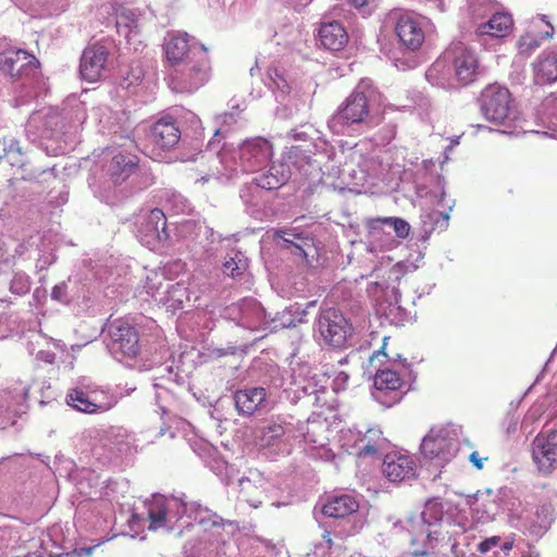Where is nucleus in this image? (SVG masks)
<instances>
[{
    "mask_svg": "<svg viewBox=\"0 0 557 557\" xmlns=\"http://www.w3.org/2000/svg\"><path fill=\"white\" fill-rule=\"evenodd\" d=\"M176 230L178 236L184 239H193V235L196 237L203 235L206 237V244L200 242L193 247L194 255L199 260H210L218 255L221 246L220 236L208 226L200 225L191 220H183L178 222Z\"/></svg>",
    "mask_w": 557,
    "mask_h": 557,
    "instance_id": "12",
    "label": "nucleus"
},
{
    "mask_svg": "<svg viewBox=\"0 0 557 557\" xmlns=\"http://www.w3.org/2000/svg\"><path fill=\"white\" fill-rule=\"evenodd\" d=\"M0 70L12 78L21 79L16 104H25L38 96L42 84L39 61L25 50H9L0 53Z\"/></svg>",
    "mask_w": 557,
    "mask_h": 557,
    "instance_id": "3",
    "label": "nucleus"
},
{
    "mask_svg": "<svg viewBox=\"0 0 557 557\" xmlns=\"http://www.w3.org/2000/svg\"><path fill=\"white\" fill-rule=\"evenodd\" d=\"M319 40L325 49L338 51L348 42V34L338 22L324 23L319 29Z\"/></svg>",
    "mask_w": 557,
    "mask_h": 557,
    "instance_id": "26",
    "label": "nucleus"
},
{
    "mask_svg": "<svg viewBox=\"0 0 557 557\" xmlns=\"http://www.w3.org/2000/svg\"><path fill=\"white\" fill-rule=\"evenodd\" d=\"M61 529L53 527L40 540V552L28 554L27 557H87L91 554L94 547L75 548L70 552H64L59 545L61 539Z\"/></svg>",
    "mask_w": 557,
    "mask_h": 557,
    "instance_id": "17",
    "label": "nucleus"
},
{
    "mask_svg": "<svg viewBox=\"0 0 557 557\" xmlns=\"http://www.w3.org/2000/svg\"><path fill=\"white\" fill-rule=\"evenodd\" d=\"M132 519H133V520H137V519H138V515L134 513V515L132 516Z\"/></svg>",
    "mask_w": 557,
    "mask_h": 557,
    "instance_id": "62",
    "label": "nucleus"
},
{
    "mask_svg": "<svg viewBox=\"0 0 557 557\" xmlns=\"http://www.w3.org/2000/svg\"><path fill=\"white\" fill-rule=\"evenodd\" d=\"M404 385V380L393 370H379L374 376V386L379 392H397Z\"/></svg>",
    "mask_w": 557,
    "mask_h": 557,
    "instance_id": "31",
    "label": "nucleus"
},
{
    "mask_svg": "<svg viewBox=\"0 0 557 557\" xmlns=\"http://www.w3.org/2000/svg\"><path fill=\"white\" fill-rule=\"evenodd\" d=\"M285 91L288 92V94L290 91V87L287 84L281 85L280 92L283 94Z\"/></svg>",
    "mask_w": 557,
    "mask_h": 557,
    "instance_id": "59",
    "label": "nucleus"
},
{
    "mask_svg": "<svg viewBox=\"0 0 557 557\" xmlns=\"http://www.w3.org/2000/svg\"><path fill=\"white\" fill-rule=\"evenodd\" d=\"M76 117V121H73L69 116V112L51 108L46 111L34 112L26 123L25 132L32 141L41 138L58 139L67 133L73 124L81 122V117Z\"/></svg>",
    "mask_w": 557,
    "mask_h": 557,
    "instance_id": "5",
    "label": "nucleus"
},
{
    "mask_svg": "<svg viewBox=\"0 0 557 557\" xmlns=\"http://www.w3.org/2000/svg\"><path fill=\"white\" fill-rule=\"evenodd\" d=\"M348 1L351 2L356 7H363L369 2V0H348Z\"/></svg>",
    "mask_w": 557,
    "mask_h": 557,
    "instance_id": "57",
    "label": "nucleus"
},
{
    "mask_svg": "<svg viewBox=\"0 0 557 557\" xmlns=\"http://www.w3.org/2000/svg\"><path fill=\"white\" fill-rule=\"evenodd\" d=\"M211 64L207 48H197L196 57L169 70L168 85L180 94H193L210 79Z\"/></svg>",
    "mask_w": 557,
    "mask_h": 557,
    "instance_id": "4",
    "label": "nucleus"
},
{
    "mask_svg": "<svg viewBox=\"0 0 557 557\" xmlns=\"http://www.w3.org/2000/svg\"><path fill=\"white\" fill-rule=\"evenodd\" d=\"M110 434H115L116 437H121V441L117 442L119 445H122L124 443L123 441V435L121 434H125L124 432H122L120 429L117 430H111L110 431Z\"/></svg>",
    "mask_w": 557,
    "mask_h": 557,
    "instance_id": "55",
    "label": "nucleus"
},
{
    "mask_svg": "<svg viewBox=\"0 0 557 557\" xmlns=\"http://www.w3.org/2000/svg\"><path fill=\"white\" fill-rule=\"evenodd\" d=\"M369 114V101L364 92L355 91L338 111V117L346 124L361 123Z\"/></svg>",
    "mask_w": 557,
    "mask_h": 557,
    "instance_id": "23",
    "label": "nucleus"
},
{
    "mask_svg": "<svg viewBox=\"0 0 557 557\" xmlns=\"http://www.w3.org/2000/svg\"><path fill=\"white\" fill-rule=\"evenodd\" d=\"M47 4L54 8L55 10H64L67 0H46Z\"/></svg>",
    "mask_w": 557,
    "mask_h": 557,
    "instance_id": "52",
    "label": "nucleus"
},
{
    "mask_svg": "<svg viewBox=\"0 0 557 557\" xmlns=\"http://www.w3.org/2000/svg\"><path fill=\"white\" fill-rule=\"evenodd\" d=\"M295 239L296 242L282 237L281 249L288 250L292 255L308 261L310 251L314 250L312 238L295 236Z\"/></svg>",
    "mask_w": 557,
    "mask_h": 557,
    "instance_id": "34",
    "label": "nucleus"
},
{
    "mask_svg": "<svg viewBox=\"0 0 557 557\" xmlns=\"http://www.w3.org/2000/svg\"><path fill=\"white\" fill-rule=\"evenodd\" d=\"M89 391L92 404L99 407H103L101 409H97V413H103L111 410L117 405L120 400L119 395L111 393L107 389H103L102 387L97 385L89 384Z\"/></svg>",
    "mask_w": 557,
    "mask_h": 557,
    "instance_id": "33",
    "label": "nucleus"
},
{
    "mask_svg": "<svg viewBox=\"0 0 557 557\" xmlns=\"http://www.w3.org/2000/svg\"><path fill=\"white\" fill-rule=\"evenodd\" d=\"M264 210H265V214H270V215H272V216H275V215H276V212H277V211H276V207H275V206H272V205H271V206H269V207H265V208H264Z\"/></svg>",
    "mask_w": 557,
    "mask_h": 557,
    "instance_id": "56",
    "label": "nucleus"
},
{
    "mask_svg": "<svg viewBox=\"0 0 557 557\" xmlns=\"http://www.w3.org/2000/svg\"><path fill=\"white\" fill-rule=\"evenodd\" d=\"M469 10L473 22L476 24L475 34L478 36L504 38L511 33L513 20L509 13L497 12L488 21L479 22L487 15L488 4L482 0H472Z\"/></svg>",
    "mask_w": 557,
    "mask_h": 557,
    "instance_id": "7",
    "label": "nucleus"
},
{
    "mask_svg": "<svg viewBox=\"0 0 557 557\" xmlns=\"http://www.w3.org/2000/svg\"><path fill=\"white\" fill-rule=\"evenodd\" d=\"M260 252L267 269L275 270L278 256V228L272 227L261 237Z\"/></svg>",
    "mask_w": 557,
    "mask_h": 557,
    "instance_id": "29",
    "label": "nucleus"
},
{
    "mask_svg": "<svg viewBox=\"0 0 557 557\" xmlns=\"http://www.w3.org/2000/svg\"><path fill=\"white\" fill-rule=\"evenodd\" d=\"M264 63H265V62H264V60H263V59H261V58H257V60H256V66H259V64H264Z\"/></svg>",
    "mask_w": 557,
    "mask_h": 557,
    "instance_id": "60",
    "label": "nucleus"
},
{
    "mask_svg": "<svg viewBox=\"0 0 557 557\" xmlns=\"http://www.w3.org/2000/svg\"><path fill=\"white\" fill-rule=\"evenodd\" d=\"M138 158L135 154L117 151L104 165L106 175L117 185L125 182L137 169Z\"/></svg>",
    "mask_w": 557,
    "mask_h": 557,
    "instance_id": "19",
    "label": "nucleus"
},
{
    "mask_svg": "<svg viewBox=\"0 0 557 557\" xmlns=\"http://www.w3.org/2000/svg\"><path fill=\"white\" fill-rule=\"evenodd\" d=\"M149 530L166 529L177 531L181 536L185 529L198 523L203 530L221 527L223 519L198 502H187L178 497L156 494L146 502Z\"/></svg>",
    "mask_w": 557,
    "mask_h": 557,
    "instance_id": "1",
    "label": "nucleus"
},
{
    "mask_svg": "<svg viewBox=\"0 0 557 557\" xmlns=\"http://www.w3.org/2000/svg\"><path fill=\"white\" fill-rule=\"evenodd\" d=\"M242 487H240V493L242 495L245 497L246 502L250 504V506L255 507V508H258L262 502L261 500H256V499H252L249 497V492L250 490H252L253 487H246L245 485L248 484L250 485V482L247 480H240L239 481Z\"/></svg>",
    "mask_w": 557,
    "mask_h": 557,
    "instance_id": "47",
    "label": "nucleus"
},
{
    "mask_svg": "<svg viewBox=\"0 0 557 557\" xmlns=\"http://www.w3.org/2000/svg\"><path fill=\"white\" fill-rule=\"evenodd\" d=\"M383 473L391 482H403L414 478L416 462L411 456L389 453L384 458Z\"/></svg>",
    "mask_w": 557,
    "mask_h": 557,
    "instance_id": "18",
    "label": "nucleus"
},
{
    "mask_svg": "<svg viewBox=\"0 0 557 557\" xmlns=\"http://www.w3.org/2000/svg\"><path fill=\"white\" fill-rule=\"evenodd\" d=\"M171 209L174 210L175 213H186L190 210V203L184 196L180 194H173L172 197L168 200Z\"/></svg>",
    "mask_w": 557,
    "mask_h": 557,
    "instance_id": "44",
    "label": "nucleus"
},
{
    "mask_svg": "<svg viewBox=\"0 0 557 557\" xmlns=\"http://www.w3.org/2000/svg\"><path fill=\"white\" fill-rule=\"evenodd\" d=\"M444 58L451 63L459 83L468 85L476 79L480 69L479 60L474 51L462 42L450 45Z\"/></svg>",
    "mask_w": 557,
    "mask_h": 557,
    "instance_id": "10",
    "label": "nucleus"
},
{
    "mask_svg": "<svg viewBox=\"0 0 557 557\" xmlns=\"http://www.w3.org/2000/svg\"><path fill=\"white\" fill-rule=\"evenodd\" d=\"M332 433L330 422L320 414H315L307 420L302 438L313 449L324 448L329 444Z\"/></svg>",
    "mask_w": 557,
    "mask_h": 557,
    "instance_id": "22",
    "label": "nucleus"
},
{
    "mask_svg": "<svg viewBox=\"0 0 557 557\" xmlns=\"http://www.w3.org/2000/svg\"><path fill=\"white\" fill-rule=\"evenodd\" d=\"M377 453V446L375 444L367 443L359 448V456L375 455Z\"/></svg>",
    "mask_w": 557,
    "mask_h": 557,
    "instance_id": "51",
    "label": "nucleus"
},
{
    "mask_svg": "<svg viewBox=\"0 0 557 557\" xmlns=\"http://www.w3.org/2000/svg\"><path fill=\"white\" fill-rule=\"evenodd\" d=\"M395 32L399 41L410 50H417L424 41V32L419 22L410 15H400Z\"/></svg>",
    "mask_w": 557,
    "mask_h": 557,
    "instance_id": "21",
    "label": "nucleus"
},
{
    "mask_svg": "<svg viewBox=\"0 0 557 557\" xmlns=\"http://www.w3.org/2000/svg\"><path fill=\"white\" fill-rule=\"evenodd\" d=\"M278 443V434L276 433V425L269 424L263 428L262 435L260 436L261 447H274Z\"/></svg>",
    "mask_w": 557,
    "mask_h": 557,
    "instance_id": "42",
    "label": "nucleus"
},
{
    "mask_svg": "<svg viewBox=\"0 0 557 557\" xmlns=\"http://www.w3.org/2000/svg\"><path fill=\"white\" fill-rule=\"evenodd\" d=\"M536 78L541 83L557 81V58L549 53L540 58L536 64Z\"/></svg>",
    "mask_w": 557,
    "mask_h": 557,
    "instance_id": "35",
    "label": "nucleus"
},
{
    "mask_svg": "<svg viewBox=\"0 0 557 557\" xmlns=\"http://www.w3.org/2000/svg\"><path fill=\"white\" fill-rule=\"evenodd\" d=\"M181 135V129L171 115L162 116L151 128L153 144L163 150H169L177 145Z\"/></svg>",
    "mask_w": 557,
    "mask_h": 557,
    "instance_id": "20",
    "label": "nucleus"
},
{
    "mask_svg": "<svg viewBox=\"0 0 557 557\" xmlns=\"http://www.w3.org/2000/svg\"><path fill=\"white\" fill-rule=\"evenodd\" d=\"M248 269V258L238 250H232L225 257L223 273L233 278L243 275Z\"/></svg>",
    "mask_w": 557,
    "mask_h": 557,
    "instance_id": "32",
    "label": "nucleus"
},
{
    "mask_svg": "<svg viewBox=\"0 0 557 557\" xmlns=\"http://www.w3.org/2000/svg\"><path fill=\"white\" fill-rule=\"evenodd\" d=\"M440 214L443 216V219H444L445 221H447V220L449 219V216H448V214H447V213H440Z\"/></svg>",
    "mask_w": 557,
    "mask_h": 557,
    "instance_id": "61",
    "label": "nucleus"
},
{
    "mask_svg": "<svg viewBox=\"0 0 557 557\" xmlns=\"http://www.w3.org/2000/svg\"><path fill=\"white\" fill-rule=\"evenodd\" d=\"M278 77V70L274 63V61L268 65V70H267V81L264 82V84L269 87V89L272 90V92L274 94L275 92V88L277 86V79Z\"/></svg>",
    "mask_w": 557,
    "mask_h": 557,
    "instance_id": "45",
    "label": "nucleus"
},
{
    "mask_svg": "<svg viewBox=\"0 0 557 557\" xmlns=\"http://www.w3.org/2000/svg\"><path fill=\"white\" fill-rule=\"evenodd\" d=\"M136 235L143 245L156 249L170 239L166 216L161 209L154 208L137 219Z\"/></svg>",
    "mask_w": 557,
    "mask_h": 557,
    "instance_id": "8",
    "label": "nucleus"
},
{
    "mask_svg": "<svg viewBox=\"0 0 557 557\" xmlns=\"http://www.w3.org/2000/svg\"><path fill=\"white\" fill-rule=\"evenodd\" d=\"M3 151H4L3 157L8 158L9 162L12 165L21 162L22 150H21V147L18 146L17 140L10 138L9 146H8V148L5 147L3 149Z\"/></svg>",
    "mask_w": 557,
    "mask_h": 557,
    "instance_id": "43",
    "label": "nucleus"
},
{
    "mask_svg": "<svg viewBox=\"0 0 557 557\" xmlns=\"http://www.w3.org/2000/svg\"><path fill=\"white\" fill-rule=\"evenodd\" d=\"M240 112L242 111L239 110V107L236 106L232 108L231 112H225L216 116V123L220 125V127L215 129L214 136H218L222 129L226 131L236 124L238 122Z\"/></svg>",
    "mask_w": 557,
    "mask_h": 557,
    "instance_id": "41",
    "label": "nucleus"
},
{
    "mask_svg": "<svg viewBox=\"0 0 557 557\" xmlns=\"http://www.w3.org/2000/svg\"><path fill=\"white\" fill-rule=\"evenodd\" d=\"M17 421L15 418H10V421L7 423L4 420L0 419V429H7L9 425H16Z\"/></svg>",
    "mask_w": 557,
    "mask_h": 557,
    "instance_id": "54",
    "label": "nucleus"
},
{
    "mask_svg": "<svg viewBox=\"0 0 557 557\" xmlns=\"http://www.w3.org/2000/svg\"><path fill=\"white\" fill-rule=\"evenodd\" d=\"M65 403L76 411L87 414H97V409L102 408L92 404L89 385L85 386V388L75 387L69 389L65 397Z\"/></svg>",
    "mask_w": 557,
    "mask_h": 557,
    "instance_id": "28",
    "label": "nucleus"
},
{
    "mask_svg": "<svg viewBox=\"0 0 557 557\" xmlns=\"http://www.w3.org/2000/svg\"><path fill=\"white\" fill-rule=\"evenodd\" d=\"M239 159L244 171L257 172L253 183L261 189L259 198L265 199L267 194L277 197L278 170L274 162L268 170L262 166L272 158L273 146L262 137H256L243 143L239 148Z\"/></svg>",
    "mask_w": 557,
    "mask_h": 557,
    "instance_id": "2",
    "label": "nucleus"
},
{
    "mask_svg": "<svg viewBox=\"0 0 557 557\" xmlns=\"http://www.w3.org/2000/svg\"><path fill=\"white\" fill-rule=\"evenodd\" d=\"M532 458L540 472L550 474L557 465V430L540 432L532 442Z\"/></svg>",
    "mask_w": 557,
    "mask_h": 557,
    "instance_id": "13",
    "label": "nucleus"
},
{
    "mask_svg": "<svg viewBox=\"0 0 557 557\" xmlns=\"http://www.w3.org/2000/svg\"><path fill=\"white\" fill-rule=\"evenodd\" d=\"M456 441L443 430H432L421 444L422 454L426 458L437 460L440 463L448 462L454 457Z\"/></svg>",
    "mask_w": 557,
    "mask_h": 557,
    "instance_id": "15",
    "label": "nucleus"
},
{
    "mask_svg": "<svg viewBox=\"0 0 557 557\" xmlns=\"http://www.w3.org/2000/svg\"><path fill=\"white\" fill-rule=\"evenodd\" d=\"M358 509L359 503L354 496L341 494L329 496L322 507V512L330 518L343 519L357 512Z\"/></svg>",
    "mask_w": 557,
    "mask_h": 557,
    "instance_id": "25",
    "label": "nucleus"
},
{
    "mask_svg": "<svg viewBox=\"0 0 557 557\" xmlns=\"http://www.w3.org/2000/svg\"><path fill=\"white\" fill-rule=\"evenodd\" d=\"M529 39V37H522L520 39V48L522 49V47L524 45H528L529 47H537L539 46V42L535 40V39H530V41L528 42L527 40Z\"/></svg>",
    "mask_w": 557,
    "mask_h": 557,
    "instance_id": "53",
    "label": "nucleus"
},
{
    "mask_svg": "<svg viewBox=\"0 0 557 557\" xmlns=\"http://www.w3.org/2000/svg\"><path fill=\"white\" fill-rule=\"evenodd\" d=\"M383 225L392 226L396 235L403 239L409 236L411 230L409 223L401 218H369L366 220V227L370 234L380 232Z\"/></svg>",
    "mask_w": 557,
    "mask_h": 557,
    "instance_id": "30",
    "label": "nucleus"
},
{
    "mask_svg": "<svg viewBox=\"0 0 557 557\" xmlns=\"http://www.w3.org/2000/svg\"><path fill=\"white\" fill-rule=\"evenodd\" d=\"M318 329L326 344L333 347H343L350 325L338 310L329 308L320 313Z\"/></svg>",
    "mask_w": 557,
    "mask_h": 557,
    "instance_id": "14",
    "label": "nucleus"
},
{
    "mask_svg": "<svg viewBox=\"0 0 557 557\" xmlns=\"http://www.w3.org/2000/svg\"><path fill=\"white\" fill-rule=\"evenodd\" d=\"M481 109L487 120L503 123L512 113L510 91L496 84L488 85L481 94Z\"/></svg>",
    "mask_w": 557,
    "mask_h": 557,
    "instance_id": "11",
    "label": "nucleus"
},
{
    "mask_svg": "<svg viewBox=\"0 0 557 557\" xmlns=\"http://www.w3.org/2000/svg\"><path fill=\"white\" fill-rule=\"evenodd\" d=\"M265 400V389L262 387H252L237 391L234 394V403L239 414L250 416Z\"/></svg>",
    "mask_w": 557,
    "mask_h": 557,
    "instance_id": "27",
    "label": "nucleus"
},
{
    "mask_svg": "<svg viewBox=\"0 0 557 557\" xmlns=\"http://www.w3.org/2000/svg\"><path fill=\"white\" fill-rule=\"evenodd\" d=\"M51 298L58 301H67V285L60 283L52 288Z\"/></svg>",
    "mask_w": 557,
    "mask_h": 557,
    "instance_id": "46",
    "label": "nucleus"
},
{
    "mask_svg": "<svg viewBox=\"0 0 557 557\" xmlns=\"http://www.w3.org/2000/svg\"><path fill=\"white\" fill-rule=\"evenodd\" d=\"M36 358L45 363L52 364L55 360V354L50 350H39Z\"/></svg>",
    "mask_w": 557,
    "mask_h": 557,
    "instance_id": "49",
    "label": "nucleus"
},
{
    "mask_svg": "<svg viewBox=\"0 0 557 557\" xmlns=\"http://www.w3.org/2000/svg\"><path fill=\"white\" fill-rule=\"evenodd\" d=\"M30 289V277L24 272H16L10 284V290L18 296L26 295Z\"/></svg>",
    "mask_w": 557,
    "mask_h": 557,
    "instance_id": "40",
    "label": "nucleus"
},
{
    "mask_svg": "<svg viewBox=\"0 0 557 557\" xmlns=\"http://www.w3.org/2000/svg\"><path fill=\"white\" fill-rule=\"evenodd\" d=\"M488 457H481L478 451H472L469 456L470 462L478 469H483V461L487 460Z\"/></svg>",
    "mask_w": 557,
    "mask_h": 557,
    "instance_id": "50",
    "label": "nucleus"
},
{
    "mask_svg": "<svg viewBox=\"0 0 557 557\" xmlns=\"http://www.w3.org/2000/svg\"><path fill=\"white\" fill-rule=\"evenodd\" d=\"M307 315V311L301 308L300 305L294 304L284 309L281 314V326L289 327L296 325V323L304 322V317Z\"/></svg>",
    "mask_w": 557,
    "mask_h": 557,
    "instance_id": "38",
    "label": "nucleus"
},
{
    "mask_svg": "<svg viewBox=\"0 0 557 557\" xmlns=\"http://www.w3.org/2000/svg\"><path fill=\"white\" fill-rule=\"evenodd\" d=\"M499 541H500L499 536L488 537L479 544L478 549L480 553L485 554L488 550H491L493 547H495L499 543Z\"/></svg>",
    "mask_w": 557,
    "mask_h": 557,
    "instance_id": "48",
    "label": "nucleus"
},
{
    "mask_svg": "<svg viewBox=\"0 0 557 557\" xmlns=\"http://www.w3.org/2000/svg\"><path fill=\"white\" fill-rule=\"evenodd\" d=\"M227 153L228 152L226 151V149L224 147L222 149L218 150L215 141L211 140V141H209L208 148L206 149V151L200 152L199 156L195 159V161H197L199 159H206L210 162H213L215 164L216 172H219L216 164L218 163L227 164V160H226Z\"/></svg>",
    "mask_w": 557,
    "mask_h": 557,
    "instance_id": "39",
    "label": "nucleus"
},
{
    "mask_svg": "<svg viewBox=\"0 0 557 557\" xmlns=\"http://www.w3.org/2000/svg\"><path fill=\"white\" fill-rule=\"evenodd\" d=\"M165 66L169 70L196 57L197 48H206L185 32L170 30L163 39Z\"/></svg>",
    "mask_w": 557,
    "mask_h": 557,
    "instance_id": "9",
    "label": "nucleus"
},
{
    "mask_svg": "<svg viewBox=\"0 0 557 557\" xmlns=\"http://www.w3.org/2000/svg\"><path fill=\"white\" fill-rule=\"evenodd\" d=\"M153 387L156 389V403L161 416H170L176 404L175 395L166 386H163L160 383H154Z\"/></svg>",
    "mask_w": 557,
    "mask_h": 557,
    "instance_id": "36",
    "label": "nucleus"
},
{
    "mask_svg": "<svg viewBox=\"0 0 557 557\" xmlns=\"http://www.w3.org/2000/svg\"><path fill=\"white\" fill-rule=\"evenodd\" d=\"M184 288L182 287V285L180 284H176V285H172V293L175 294L177 292H183Z\"/></svg>",
    "mask_w": 557,
    "mask_h": 557,
    "instance_id": "58",
    "label": "nucleus"
},
{
    "mask_svg": "<svg viewBox=\"0 0 557 557\" xmlns=\"http://www.w3.org/2000/svg\"><path fill=\"white\" fill-rule=\"evenodd\" d=\"M109 51L102 45H92L83 51L79 64L82 77L87 82H97L106 72Z\"/></svg>",
    "mask_w": 557,
    "mask_h": 557,
    "instance_id": "16",
    "label": "nucleus"
},
{
    "mask_svg": "<svg viewBox=\"0 0 557 557\" xmlns=\"http://www.w3.org/2000/svg\"><path fill=\"white\" fill-rule=\"evenodd\" d=\"M107 347L119 361L134 360L141 350L137 329L124 319L110 322L107 326Z\"/></svg>",
    "mask_w": 557,
    "mask_h": 557,
    "instance_id": "6",
    "label": "nucleus"
},
{
    "mask_svg": "<svg viewBox=\"0 0 557 557\" xmlns=\"http://www.w3.org/2000/svg\"><path fill=\"white\" fill-rule=\"evenodd\" d=\"M239 317L238 324L248 329H258L265 317L261 304L253 298H244L230 309Z\"/></svg>",
    "mask_w": 557,
    "mask_h": 557,
    "instance_id": "24",
    "label": "nucleus"
},
{
    "mask_svg": "<svg viewBox=\"0 0 557 557\" xmlns=\"http://www.w3.org/2000/svg\"><path fill=\"white\" fill-rule=\"evenodd\" d=\"M115 26L117 33L128 38L133 29L137 27V16L131 9L122 8L116 13Z\"/></svg>",
    "mask_w": 557,
    "mask_h": 557,
    "instance_id": "37",
    "label": "nucleus"
}]
</instances>
